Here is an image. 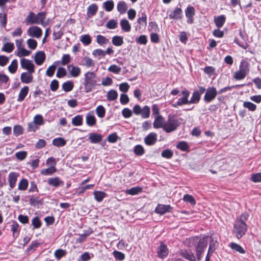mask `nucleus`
<instances>
[{"mask_svg": "<svg viewBox=\"0 0 261 261\" xmlns=\"http://www.w3.org/2000/svg\"><path fill=\"white\" fill-rule=\"evenodd\" d=\"M127 9V6L126 3L124 1H119L117 6V9L120 14H124L125 13Z\"/></svg>", "mask_w": 261, "mask_h": 261, "instance_id": "31", "label": "nucleus"}, {"mask_svg": "<svg viewBox=\"0 0 261 261\" xmlns=\"http://www.w3.org/2000/svg\"><path fill=\"white\" fill-rule=\"evenodd\" d=\"M73 84L71 81L65 82L62 85V89L65 92H69L73 88Z\"/></svg>", "mask_w": 261, "mask_h": 261, "instance_id": "46", "label": "nucleus"}, {"mask_svg": "<svg viewBox=\"0 0 261 261\" xmlns=\"http://www.w3.org/2000/svg\"><path fill=\"white\" fill-rule=\"evenodd\" d=\"M29 87L28 86H24L20 90L18 97L17 98V101L19 102L22 101L29 92Z\"/></svg>", "mask_w": 261, "mask_h": 261, "instance_id": "27", "label": "nucleus"}, {"mask_svg": "<svg viewBox=\"0 0 261 261\" xmlns=\"http://www.w3.org/2000/svg\"><path fill=\"white\" fill-rule=\"evenodd\" d=\"M80 41L85 45H88L91 42V38L89 35H84L81 37Z\"/></svg>", "mask_w": 261, "mask_h": 261, "instance_id": "54", "label": "nucleus"}, {"mask_svg": "<svg viewBox=\"0 0 261 261\" xmlns=\"http://www.w3.org/2000/svg\"><path fill=\"white\" fill-rule=\"evenodd\" d=\"M45 54L43 51H38L36 53L35 56V63L38 65H41L44 62L45 60Z\"/></svg>", "mask_w": 261, "mask_h": 261, "instance_id": "22", "label": "nucleus"}, {"mask_svg": "<svg viewBox=\"0 0 261 261\" xmlns=\"http://www.w3.org/2000/svg\"><path fill=\"white\" fill-rule=\"evenodd\" d=\"M19 176V174L15 172L9 173L8 176V181L10 187L9 190H12L15 187Z\"/></svg>", "mask_w": 261, "mask_h": 261, "instance_id": "11", "label": "nucleus"}, {"mask_svg": "<svg viewBox=\"0 0 261 261\" xmlns=\"http://www.w3.org/2000/svg\"><path fill=\"white\" fill-rule=\"evenodd\" d=\"M25 22L27 24H39L37 16L33 12L29 13L25 19Z\"/></svg>", "mask_w": 261, "mask_h": 261, "instance_id": "21", "label": "nucleus"}, {"mask_svg": "<svg viewBox=\"0 0 261 261\" xmlns=\"http://www.w3.org/2000/svg\"><path fill=\"white\" fill-rule=\"evenodd\" d=\"M28 186V180L25 178H22L18 183V189L20 191H25L27 189Z\"/></svg>", "mask_w": 261, "mask_h": 261, "instance_id": "37", "label": "nucleus"}, {"mask_svg": "<svg viewBox=\"0 0 261 261\" xmlns=\"http://www.w3.org/2000/svg\"><path fill=\"white\" fill-rule=\"evenodd\" d=\"M27 34L31 37L39 38L42 35V31L39 27L34 25L28 29Z\"/></svg>", "mask_w": 261, "mask_h": 261, "instance_id": "7", "label": "nucleus"}, {"mask_svg": "<svg viewBox=\"0 0 261 261\" xmlns=\"http://www.w3.org/2000/svg\"><path fill=\"white\" fill-rule=\"evenodd\" d=\"M29 202L31 205H36L39 204H42L41 200L39 199V197L38 196L31 197Z\"/></svg>", "mask_w": 261, "mask_h": 261, "instance_id": "56", "label": "nucleus"}, {"mask_svg": "<svg viewBox=\"0 0 261 261\" xmlns=\"http://www.w3.org/2000/svg\"><path fill=\"white\" fill-rule=\"evenodd\" d=\"M229 246L231 249L241 254H244L246 252V251L240 245L237 243L232 242L230 243Z\"/></svg>", "mask_w": 261, "mask_h": 261, "instance_id": "34", "label": "nucleus"}, {"mask_svg": "<svg viewBox=\"0 0 261 261\" xmlns=\"http://www.w3.org/2000/svg\"><path fill=\"white\" fill-rule=\"evenodd\" d=\"M72 124L74 126H81L83 124V116L78 115L72 119Z\"/></svg>", "mask_w": 261, "mask_h": 261, "instance_id": "41", "label": "nucleus"}, {"mask_svg": "<svg viewBox=\"0 0 261 261\" xmlns=\"http://www.w3.org/2000/svg\"><path fill=\"white\" fill-rule=\"evenodd\" d=\"M20 65L21 67L27 70L28 72H35V65L32 61L23 58L20 60Z\"/></svg>", "mask_w": 261, "mask_h": 261, "instance_id": "10", "label": "nucleus"}, {"mask_svg": "<svg viewBox=\"0 0 261 261\" xmlns=\"http://www.w3.org/2000/svg\"><path fill=\"white\" fill-rule=\"evenodd\" d=\"M158 135L156 133L152 132L147 135L144 138V143L147 146L154 145L157 141Z\"/></svg>", "mask_w": 261, "mask_h": 261, "instance_id": "14", "label": "nucleus"}, {"mask_svg": "<svg viewBox=\"0 0 261 261\" xmlns=\"http://www.w3.org/2000/svg\"><path fill=\"white\" fill-rule=\"evenodd\" d=\"M134 152L137 156H141L145 153V149L141 145H137L134 147Z\"/></svg>", "mask_w": 261, "mask_h": 261, "instance_id": "39", "label": "nucleus"}, {"mask_svg": "<svg viewBox=\"0 0 261 261\" xmlns=\"http://www.w3.org/2000/svg\"><path fill=\"white\" fill-rule=\"evenodd\" d=\"M57 171V169L54 166H50V167L42 170L41 174L43 175H50Z\"/></svg>", "mask_w": 261, "mask_h": 261, "instance_id": "42", "label": "nucleus"}, {"mask_svg": "<svg viewBox=\"0 0 261 261\" xmlns=\"http://www.w3.org/2000/svg\"><path fill=\"white\" fill-rule=\"evenodd\" d=\"M249 216L248 213L244 212L236 218L233 224L232 232L238 239L242 238L247 231L248 227L246 222Z\"/></svg>", "mask_w": 261, "mask_h": 261, "instance_id": "2", "label": "nucleus"}, {"mask_svg": "<svg viewBox=\"0 0 261 261\" xmlns=\"http://www.w3.org/2000/svg\"><path fill=\"white\" fill-rule=\"evenodd\" d=\"M67 68L72 77H76L80 74L81 69L79 67L74 66L72 65H69L67 66Z\"/></svg>", "mask_w": 261, "mask_h": 261, "instance_id": "25", "label": "nucleus"}, {"mask_svg": "<svg viewBox=\"0 0 261 261\" xmlns=\"http://www.w3.org/2000/svg\"><path fill=\"white\" fill-rule=\"evenodd\" d=\"M102 135L100 134L91 133L89 134L88 140L91 143L97 144L102 141Z\"/></svg>", "mask_w": 261, "mask_h": 261, "instance_id": "18", "label": "nucleus"}, {"mask_svg": "<svg viewBox=\"0 0 261 261\" xmlns=\"http://www.w3.org/2000/svg\"><path fill=\"white\" fill-rule=\"evenodd\" d=\"M93 230L91 228L84 230V233L80 234V238L77 239V242L81 243L86 239V238L90 236L93 233Z\"/></svg>", "mask_w": 261, "mask_h": 261, "instance_id": "35", "label": "nucleus"}, {"mask_svg": "<svg viewBox=\"0 0 261 261\" xmlns=\"http://www.w3.org/2000/svg\"><path fill=\"white\" fill-rule=\"evenodd\" d=\"M161 155L163 158L169 159L172 157L173 153L170 149H167L162 151Z\"/></svg>", "mask_w": 261, "mask_h": 261, "instance_id": "58", "label": "nucleus"}, {"mask_svg": "<svg viewBox=\"0 0 261 261\" xmlns=\"http://www.w3.org/2000/svg\"><path fill=\"white\" fill-rule=\"evenodd\" d=\"M136 41L138 44L145 45L147 42V36L144 35H141L136 38Z\"/></svg>", "mask_w": 261, "mask_h": 261, "instance_id": "61", "label": "nucleus"}, {"mask_svg": "<svg viewBox=\"0 0 261 261\" xmlns=\"http://www.w3.org/2000/svg\"><path fill=\"white\" fill-rule=\"evenodd\" d=\"M182 11L179 7H176L174 10L169 14L170 19L179 20L182 18Z\"/></svg>", "mask_w": 261, "mask_h": 261, "instance_id": "17", "label": "nucleus"}, {"mask_svg": "<svg viewBox=\"0 0 261 261\" xmlns=\"http://www.w3.org/2000/svg\"><path fill=\"white\" fill-rule=\"evenodd\" d=\"M190 94V91L186 88H184L181 91L182 96L179 98L175 103L172 105V106L174 108H177L178 106L190 104L189 100H188Z\"/></svg>", "mask_w": 261, "mask_h": 261, "instance_id": "5", "label": "nucleus"}, {"mask_svg": "<svg viewBox=\"0 0 261 261\" xmlns=\"http://www.w3.org/2000/svg\"><path fill=\"white\" fill-rule=\"evenodd\" d=\"M58 62H54V64L48 67L46 71V74L47 76L51 77L54 74Z\"/></svg>", "mask_w": 261, "mask_h": 261, "instance_id": "43", "label": "nucleus"}, {"mask_svg": "<svg viewBox=\"0 0 261 261\" xmlns=\"http://www.w3.org/2000/svg\"><path fill=\"white\" fill-rule=\"evenodd\" d=\"M14 48V46L13 43H6L3 47L2 50L7 53H11Z\"/></svg>", "mask_w": 261, "mask_h": 261, "instance_id": "55", "label": "nucleus"}, {"mask_svg": "<svg viewBox=\"0 0 261 261\" xmlns=\"http://www.w3.org/2000/svg\"><path fill=\"white\" fill-rule=\"evenodd\" d=\"M239 70L247 74L249 71V64L244 60L242 61L239 66Z\"/></svg>", "mask_w": 261, "mask_h": 261, "instance_id": "36", "label": "nucleus"}, {"mask_svg": "<svg viewBox=\"0 0 261 261\" xmlns=\"http://www.w3.org/2000/svg\"><path fill=\"white\" fill-rule=\"evenodd\" d=\"M118 93L115 90H110L107 94V98L109 101H113L117 98Z\"/></svg>", "mask_w": 261, "mask_h": 261, "instance_id": "38", "label": "nucleus"}, {"mask_svg": "<svg viewBox=\"0 0 261 261\" xmlns=\"http://www.w3.org/2000/svg\"><path fill=\"white\" fill-rule=\"evenodd\" d=\"M66 140L63 138H57L53 140L52 144L57 147H62L66 144Z\"/></svg>", "mask_w": 261, "mask_h": 261, "instance_id": "33", "label": "nucleus"}, {"mask_svg": "<svg viewBox=\"0 0 261 261\" xmlns=\"http://www.w3.org/2000/svg\"><path fill=\"white\" fill-rule=\"evenodd\" d=\"M103 6L106 11L110 12L113 9L114 3L112 0L107 1L103 3Z\"/></svg>", "mask_w": 261, "mask_h": 261, "instance_id": "45", "label": "nucleus"}, {"mask_svg": "<svg viewBox=\"0 0 261 261\" xmlns=\"http://www.w3.org/2000/svg\"><path fill=\"white\" fill-rule=\"evenodd\" d=\"M251 180L253 182H261V172L255 174H252L251 177Z\"/></svg>", "mask_w": 261, "mask_h": 261, "instance_id": "64", "label": "nucleus"}, {"mask_svg": "<svg viewBox=\"0 0 261 261\" xmlns=\"http://www.w3.org/2000/svg\"><path fill=\"white\" fill-rule=\"evenodd\" d=\"M217 95V91L215 87L213 86L208 87L206 90L203 100L205 102L209 103L216 98Z\"/></svg>", "mask_w": 261, "mask_h": 261, "instance_id": "6", "label": "nucleus"}, {"mask_svg": "<svg viewBox=\"0 0 261 261\" xmlns=\"http://www.w3.org/2000/svg\"><path fill=\"white\" fill-rule=\"evenodd\" d=\"M226 21V16L224 15H221L217 17H215L214 21L216 26L218 28H222Z\"/></svg>", "mask_w": 261, "mask_h": 261, "instance_id": "23", "label": "nucleus"}, {"mask_svg": "<svg viewBox=\"0 0 261 261\" xmlns=\"http://www.w3.org/2000/svg\"><path fill=\"white\" fill-rule=\"evenodd\" d=\"M98 11V6L96 4H92L89 6L87 8V16L88 18H91L95 15Z\"/></svg>", "mask_w": 261, "mask_h": 261, "instance_id": "24", "label": "nucleus"}, {"mask_svg": "<svg viewBox=\"0 0 261 261\" xmlns=\"http://www.w3.org/2000/svg\"><path fill=\"white\" fill-rule=\"evenodd\" d=\"M20 227L18 223L15 221H12L11 225V230L13 232V237L17 238L19 235L20 231Z\"/></svg>", "mask_w": 261, "mask_h": 261, "instance_id": "26", "label": "nucleus"}, {"mask_svg": "<svg viewBox=\"0 0 261 261\" xmlns=\"http://www.w3.org/2000/svg\"><path fill=\"white\" fill-rule=\"evenodd\" d=\"M106 27L109 29H114L117 27V22L114 19H111L107 23Z\"/></svg>", "mask_w": 261, "mask_h": 261, "instance_id": "63", "label": "nucleus"}, {"mask_svg": "<svg viewBox=\"0 0 261 261\" xmlns=\"http://www.w3.org/2000/svg\"><path fill=\"white\" fill-rule=\"evenodd\" d=\"M122 30L125 32H129L131 30V26L128 21L126 19H122L120 22Z\"/></svg>", "mask_w": 261, "mask_h": 261, "instance_id": "29", "label": "nucleus"}, {"mask_svg": "<svg viewBox=\"0 0 261 261\" xmlns=\"http://www.w3.org/2000/svg\"><path fill=\"white\" fill-rule=\"evenodd\" d=\"M95 111L98 117L103 118L105 116L106 109L102 105L98 106Z\"/></svg>", "mask_w": 261, "mask_h": 261, "instance_id": "47", "label": "nucleus"}, {"mask_svg": "<svg viewBox=\"0 0 261 261\" xmlns=\"http://www.w3.org/2000/svg\"><path fill=\"white\" fill-rule=\"evenodd\" d=\"M169 253V250L167 245L163 242L161 243L160 245L157 249L158 256L161 258H165Z\"/></svg>", "mask_w": 261, "mask_h": 261, "instance_id": "13", "label": "nucleus"}, {"mask_svg": "<svg viewBox=\"0 0 261 261\" xmlns=\"http://www.w3.org/2000/svg\"><path fill=\"white\" fill-rule=\"evenodd\" d=\"M66 254V251L65 250H63L61 249H57L55 252L54 255L55 257L59 260L62 257L65 256Z\"/></svg>", "mask_w": 261, "mask_h": 261, "instance_id": "51", "label": "nucleus"}, {"mask_svg": "<svg viewBox=\"0 0 261 261\" xmlns=\"http://www.w3.org/2000/svg\"><path fill=\"white\" fill-rule=\"evenodd\" d=\"M98 78L94 72L88 71L84 74V90L85 92L89 93L92 91L97 85Z\"/></svg>", "mask_w": 261, "mask_h": 261, "instance_id": "3", "label": "nucleus"}, {"mask_svg": "<svg viewBox=\"0 0 261 261\" xmlns=\"http://www.w3.org/2000/svg\"><path fill=\"white\" fill-rule=\"evenodd\" d=\"M208 237L204 236L199 238L197 236L190 237L189 241V246L190 247L194 246L195 247L196 259L199 261L202 258V254L204 252L207 246Z\"/></svg>", "mask_w": 261, "mask_h": 261, "instance_id": "1", "label": "nucleus"}, {"mask_svg": "<svg viewBox=\"0 0 261 261\" xmlns=\"http://www.w3.org/2000/svg\"><path fill=\"white\" fill-rule=\"evenodd\" d=\"M142 192V188L140 187L137 186L133 187L129 189H126L125 193L127 195H135Z\"/></svg>", "mask_w": 261, "mask_h": 261, "instance_id": "28", "label": "nucleus"}, {"mask_svg": "<svg viewBox=\"0 0 261 261\" xmlns=\"http://www.w3.org/2000/svg\"><path fill=\"white\" fill-rule=\"evenodd\" d=\"M14 135L17 137L23 134V128L20 125H16L13 128Z\"/></svg>", "mask_w": 261, "mask_h": 261, "instance_id": "59", "label": "nucleus"}, {"mask_svg": "<svg viewBox=\"0 0 261 261\" xmlns=\"http://www.w3.org/2000/svg\"><path fill=\"white\" fill-rule=\"evenodd\" d=\"M48 185L54 188H58L60 186H63L64 182L59 177L49 178L47 180Z\"/></svg>", "mask_w": 261, "mask_h": 261, "instance_id": "15", "label": "nucleus"}, {"mask_svg": "<svg viewBox=\"0 0 261 261\" xmlns=\"http://www.w3.org/2000/svg\"><path fill=\"white\" fill-rule=\"evenodd\" d=\"M183 200L185 202L190 203L191 205H195L196 201L192 195L185 194L183 197Z\"/></svg>", "mask_w": 261, "mask_h": 261, "instance_id": "53", "label": "nucleus"}, {"mask_svg": "<svg viewBox=\"0 0 261 261\" xmlns=\"http://www.w3.org/2000/svg\"><path fill=\"white\" fill-rule=\"evenodd\" d=\"M185 15L187 18V22L188 24L194 23V16L195 15V8L190 5H189L185 10Z\"/></svg>", "mask_w": 261, "mask_h": 261, "instance_id": "8", "label": "nucleus"}, {"mask_svg": "<svg viewBox=\"0 0 261 261\" xmlns=\"http://www.w3.org/2000/svg\"><path fill=\"white\" fill-rule=\"evenodd\" d=\"M33 122L37 125H41L43 124L44 120L42 115L38 114L34 117Z\"/></svg>", "mask_w": 261, "mask_h": 261, "instance_id": "62", "label": "nucleus"}, {"mask_svg": "<svg viewBox=\"0 0 261 261\" xmlns=\"http://www.w3.org/2000/svg\"><path fill=\"white\" fill-rule=\"evenodd\" d=\"M165 122L164 118L161 115H159L155 118L153 122V127L155 128H162L164 129Z\"/></svg>", "mask_w": 261, "mask_h": 261, "instance_id": "19", "label": "nucleus"}, {"mask_svg": "<svg viewBox=\"0 0 261 261\" xmlns=\"http://www.w3.org/2000/svg\"><path fill=\"white\" fill-rule=\"evenodd\" d=\"M176 148L182 151H186L189 150V146L185 141H180L176 145Z\"/></svg>", "mask_w": 261, "mask_h": 261, "instance_id": "48", "label": "nucleus"}, {"mask_svg": "<svg viewBox=\"0 0 261 261\" xmlns=\"http://www.w3.org/2000/svg\"><path fill=\"white\" fill-rule=\"evenodd\" d=\"M179 254L189 261H196V256L191 250L182 249L179 250Z\"/></svg>", "mask_w": 261, "mask_h": 261, "instance_id": "9", "label": "nucleus"}, {"mask_svg": "<svg viewBox=\"0 0 261 261\" xmlns=\"http://www.w3.org/2000/svg\"><path fill=\"white\" fill-rule=\"evenodd\" d=\"M172 207L170 205L158 204L154 210V212L160 215H163L166 213L170 212Z\"/></svg>", "mask_w": 261, "mask_h": 261, "instance_id": "12", "label": "nucleus"}, {"mask_svg": "<svg viewBox=\"0 0 261 261\" xmlns=\"http://www.w3.org/2000/svg\"><path fill=\"white\" fill-rule=\"evenodd\" d=\"M180 124V123L179 120L175 115L169 114L168 116L167 121L165 122L164 130L167 133H171L175 130Z\"/></svg>", "mask_w": 261, "mask_h": 261, "instance_id": "4", "label": "nucleus"}, {"mask_svg": "<svg viewBox=\"0 0 261 261\" xmlns=\"http://www.w3.org/2000/svg\"><path fill=\"white\" fill-rule=\"evenodd\" d=\"M150 114V108L148 106H145L141 110V115L142 118H147L149 117Z\"/></svg>", "mask_w": 261, "mask_h": 261, "instance_id": "50", "label": "nucleus"}, {"mask_svg": "<svg viewBox=\"0 0 261 261\" xmlns=\"http://www.w3.org/2000/svg\"><path fill=\"white\" fill-rule=\"evenodd\" d=\"M114 257L118 260L122 261L125 258V254L119 251L115 250L113 252Z\"/></svg>", "mask_w": 261, "mask_h": 261, "instance_id": "52", "label": "nucleus"}, {"mask_svg": "<svg viewBox=\"0 0 261 261\" xmlns=\"http://www.w3.org/2000/svg\"><path fill=\"white\" fill-rule=\"evenodd\" d=\"M201 96L199 93L195 90L192 93V97L189 100L190 104L198 103L200 100Z\"/></svg>", "mask_w": 261, "mask_h": 261, "instance_id": "32", "label": "nucleus"}, {"mask_svg": "<svg viewBox=\"0 0 261 261\" xmlns=\"http://www.w3.org/2000/svg\"><path fill=\"white\" fill-rule=\"evenodd\" d=\"M112 42L115 46H121L123 43V37L120 36H115L112 38Z\"/></svg>", "mask_w": 261, "mask_h": 261, "instance_id": "40", "label": "nucleus"}, {"mask_svg": "<svg viewBox=\"0 0 261 261\" xmlns=\"http://www.w3.org/2000/svg\"><path fill=\"white\" fill-rule=\"evenodd\" d=\"M244 107L247 108L251 111H254L256 109V106L250 101H245L243 103Z\"/></svg>", "mask_w": 261, "mask_h": 261, "instance_id": "57", "label": "nucleus"}, {"mask_svg": "<svg viewBox=\"0 0 261 261\" xmlns=\"http://www.w3.org/2000/svg\"><path fill=\"white\" fill-rule=\"evenodd\" d=\"M17 61L16 59L13 60L11 64L8 67V70L11 73H14L16 72L17 69Z\"/></svg>", "mask_w": 261, "mask_h": 261, "instance_id": "49", "label": "nucleus"}, {"mask_svg": "<svg viewBox=\"0 0 261 261\" xmlns=\"http://www.w3.org/2000/svg\"><path fill=\"white\" fill-rule=\"evenodd\" d=\"M96 42L100 45H103L109 42V39L104 36L98 35L96 36Z\"/></svg>", "mask_w": 261, "mask_h": 261, "instance_id": "44", "label": "nucleus"}, {"mask_svg": "<svg viewBox=\"0 0 261 261\" xmlns=\"http://www.w3.org/2000/svg\"><path fill=\"white\" fill-rule=\"evenodd\" d=\"M34 72H24L20 75V80L22 83L30 84L33 81V76L32 74Z\"/></svg>", "mask_w": 261, "mask_h": 261, "instance_id": "16", "label": "nucleus"}, {"mask_svg": "<svg viewBox=\"0 0 261 261\" xmlns=\"http://www.w3.org/2000/svg\"><path fill=\"white\" fill-rule=\"evenodd\" d=\"M86 121L87 124L90 126H94L96 124V120L93 111H90L87 114Z\"/></svg>", "mask_w": 261, "mask_h": 261, "instance_id": "20", "label": "nucleus"}, {"mask_svg": "<svg viewBox=\"0 0 261 261\" xmlns=\"http://www.w3.org/2000/svg\"><path fill=\"white\" fill-rule=\"evenodd\" d=\"M93 195L95 199L97 202L102 201L103 198H105L107 195V194L106 193L100 191H95L93 192Z\"/></svg>", "mask_w": 261, "mask_h": 261, "instance_id": "30", "label": "nucleus"}, {"mask_svg": "<svg viewBox=\"0 0 261 261\" xmlns=\"http://www.w3.org/2000/svg\"><path fill=\"white\" fill-rule=\"evenodd\" d=\"M32 224L34 228H39L41 226V222L38 217H35L32 220Z\"/></svg>", "mask_w": 261, "mask_h": 261, "instance_id": "60", "label": "nucleus"}]
</instances>
